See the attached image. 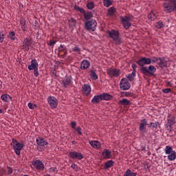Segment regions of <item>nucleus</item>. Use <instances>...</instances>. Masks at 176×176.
Returning <instances> with one entry per match:
<instances>
[{
	"mask_svg": "<svg viewBox=\"0 0 176 176\" xmlns=\"http://www.w3.org/2000/svg\"><path fill=\"white\" fill-rule=\"evenodd\" d=\"M163 8L166 13H171L174 10L176 12V0H166L163 3Z\"/></svg>",
	"mask_w": 176,
	"mask_h": 176,
	"instance_id": "nucleus-1",
	"label": "nucleus"
},
{
	"mask_svg": "<svg viewBox=\"0 0 176 176\" xmlns=\"http://www.w3.org/2000/svg\"><path fill=\"white\" fill-rule=\"evenodd\" d=\"M11 146H12L16 155L20 156V153L24 148V144L19 142L16 139H12Z\"/></svg>",
	"mask_w": 176,
	"mask_h": 176,
	"instance_id": "nucleus-2",
	"label": "nucleus"
},
{
	"mask_svg": "<svg viewBox=\"0 0 176 176\" xmlns=\"http://www.w3.org/2000/svg\"><path fill=\"white\" fill-rule=\"evenodd\" d=\"M108 35L113 40L116 45H120L122 43V40L119 37V32L118 30H111L107 31Z\"/></svg>",
	"mask_w": 176,
	"mask_h": 176,
	"instance_id": "nucleus-3",
	"label": "nucleus"
},
{
	"mask_svg": "<svg viewBox=\"0 0 176 176\" xmlns=\"http://www.w3.org/2000/svg\"><path fill=\"white\" fill-rule=\"evenodd\" d=\"M165 155H167L168 160L174 162L176 159V152L173 150V147L170 146H166L165 147Z\"/></svg>",
	"mask_w": 176,
	"mask_h": 176,
	"instance_id": "nucleus-4",
	"label": "nucleus"
},
{
	"mask_svg": "<svg viewBox=\"0 0 176 176\" xmlns=\"http://www.w3.org/2000/svg\"><path fill=\"white\" fill-rule=\"evenodd\" d=\"M121 22L125 30H129L131 27V21H133V16H124L120 17Z\"/></svg>",
	"mask_w": 176,
	"mask_h": 176,
	"instance_id": "nucleus-5",
	"label": "nucleus"
},
{
	"mask_svg": "<svg viewBox=\"0 0 176 176\" xmlns=\"http://www.w3.org/2000/svg\"><path fill=\"white\" fill-rule=\"evenodd\" d=\"M85 28L87 31H96V28H97V21L96 19H91L85 23Z\"/></svg>",
	"mask_w": 176,
	"mask_h": 176,
	"instance_id": "nucleus-6",
	"label": "nucleus"
},
{
	"mask_svg": "<svg viewBox=\"0 0 176 176\" xmlns=\"http://www.w3.org/2000/svg\"><path fill=\"white\" fill-rule=\"evenodd\" d=\"M141 71L142 74H148L149 75H154L155 72H156V67L153 65H149L148 67H142Z\"/></svg>",
	"mask_w": 176,
	"mask_h": 176,
	"instance_id": "nucleus-7",
	"label": "nucleus"
},
{
	"mask_svg": "<svg viewBox=\"0 0 176 176\" xmlns=\"http://www.w3.org/2000/svg\"><path fill=\"white\" fill-rule=\"evenodd\" d=\"M151 63H152L151 58L142 57L137 61V64L142 67H144V65H149Z\"/></svg>",
	"mask_w": 176,
	"mask_h": 176,
	"instance_id": "nucleus-8",
	"label": "nucleus"
},
{
	"mask_svg": "<svg viewBox=\"0 0 176 176\" xmlns=\"http://www.w3.org/2000/svg\"><path fill=\"white\" fill-rule=\"evenodd\" d=\"M130 87L131 85L129 80L124 78H122L120 82V88L121 90H129Z\"/></svg>",
	"mask_w": 176,
	"mask_h": 176,
	"instance_id": "nucleus-9",
	"label": "nucleus"
},
{
	"mask_svg": "<svg viewBox=\"0 0 176 176\" xmlns=\"http://www.w3.org/2000/svg\"><path fill=\"white\" fill-rule=\"evenodd\" d=\"M47 101L51 108H57V105H58V100L54 96L48 97Z\"/></svg>",
	"mask_w": 176,
	"mask_h": 176,
	"instance_id": "nucleus-10",
	"label": "nucleus"
},
{
	"mask_svg": "<svg viewBox=\"0 0 176 176\" xmlns=\"http://www.w3.org/2000/svg\"><path fill=\"white\" fill-rule=\"evenodd\" d=\"M120 74V70L118 69H109L107 70V74L110 78H118Z\"/></svg>",
	"mask_w": 176,
	"mask_h": 176,
	"instance_id": "nucleus-11",
	"label": "nucleus"
},
{
	"mask_svg": "<svg viewBox=\"0 0 176 176\" xmlns=\"http://www.w3.org/2000/svg\"><path fill=\"white\" fill-rule=\"evenodd\" d=\"M36 142L38 146H41V151L45 149V146L49 145V142H47L46 140H45V139L42 138H37Z\"/></svg>",
	"mask_w": 176,
	"mask_h": 176,
	"instance_id": "nucleus-12",
	"label": "nucleus"
},
{
	"mask_svg": "<svg viewBox=\"0 0 176 176\" xmlns=\"http://www.w3.org/2000/svg\"><path fill=\"white\" fill-rule=\"evenodd\" d=\"M32 45V43L31 42V40L28 38H26L23 41V50L25 52H28L30 50V47H31V45Z\"/></svg>",
	"mask_w": 176,
	"mask_h": 176,
	"instance_id": "nucleus-13",
	"label": "nucleus"
},
{
	"mask_svg": "<svg viewBox=\"0 0 176 176\" xmlns=\"http://www.w3.org/2000/svg\"><path fill=\"white\" fill-rule=\"evenodd\" d=\"M71 159H76V160H82L83 159V155L79 152L72 151L69 153Z\"/></svg>",
	"mask_w": 176,
	"mask_h": 176,
	"instance_id": "nucleus-14",
	"label": "nucleus"
},
{
	"mask_svg": "<svg viewBox=\"0 0 176 176\" xmlns=\"http://www.w3.org/2000/svg\"><path fill=\"white\" fill-rule=\"evenodd\" d=\"M33 166L36 168V170H39L40 171H43L45 169V165L43 162L41 160H37L33 162Z\"/></svg>",
	"mask_w": 176,
	"mask_h": 176,
	"instance_id": "nucleus-15",
	"label": "nucleus"
},
{
	"mask_svg": "<svg viewBox=\"0 0 176 176\" xmlns=\"http://www.w3.org/2000/svg\"><path fill=\"white\" fill-rule=\"evenodd\" d=\"M102 159H112V152L109 149H104L102 153Z\"/></svg>",
	"mask_w": 176,
	"mask_h": 176,
	"instance_id": "nucleus-16",
	"label": "nucleus"
},
{
	"mask_svg": "<svg viewBox=\"0 0 176 176\" xmlns=\"http://www.w3.org/2000/svg\"><path fill=\"white\" fill-rule=\"evenodd\" d=\"M82 89V92L84 93V94H85V96H89V94L91 93V86H90V85L89 84L84 85Z\"/></svg>",
	"mask_w": 176,
	"mask_h": 176,
	"instance_id": "nucleus-17",
	"label": "nucleus"
},
{
	"mask_svg": "<svg viewBox=\"0 0 176 176\" xmlns=\"http://www.w3.org/2000/svg\"><path fill=\"white\" fill-rule=\"evenodd\" d=\"M157 16H159V14L157 12H156V11L151 10L148 14V19L151 21H153L157 19Z\"/></svg>",
	"mask_w": 176,
	"mask_h": 176,
	"instance_id": "nucleus-18",
	"label": "nucleus"
},
{
	"mask_svg": "<svg viewBox=\"0 0 176 176\" xmlns=\"http://www.w3.org/2000/svg\"><path fill=\"white\" fill-rule=\"evenodd\" d=\"M174 124H175V118L172 117L168 119L166 127L170 130V131L173 129V126H174Z\"/></svg>",
	"mask_w": 176,
	"mask_h": 176,
	"instance_id": "nucleus-19",
	"label": "nucleus"
},
{
	"mask_svg": "<svg viewBox=\"0 0 176 176\" xmlns=\"http://www.w3.org/2000/svg\"><path fill=\"white\" fill-rule=\"evenodd\" d=\"M89 144L95 149H101V143L97 140L89 141Z\"/></svg>",
	"mask_w": 176,
	"mask_h": 176,
	"instance_id": "nucleus-20",
	"label": "nucleus"
},
{
	"mask_svg": "<svg viewBox=\"0 0 176 176\" xmlns=\"http://www.w3.org/2000/svg\"><path fill=\"white\" fill-rule=\"evenodd\" d=\"M29 71H33V69H36L38 68V62L36 60L33 59L31 60V64L28 67Z\"/></svg>",
	"mask_w": 176,
	"mask_h": 176,
	"instance_id": "nucleus-21",
	"label": "nucleus"
},
{
	"mask_svg": "<svg viewBox=\"0 0 176 176\" xmlns=\"http://www.w3.org/2000/svg\"><path fill=\"white\" fill-rule=\"evenodd\" d=\"M147 125H148V121H146V120L145 119L142 120L139 126L140 131L141 132L144 131L146 128Z\"/></svg>",
	"mask_w": 176,
	"mask_h": 176,
	"instance_id": "nucleus-22",
	"label": "nucleus"
},
{
	"mask_svg": "<svg viewBox=\"0 0 176 176\" xmlns=\"http://www.w3.org/2000/svg\"><path fill=\"white\" fill-rule=\"evenodd\" d=\"M87 68H90V62L87 60H83L80 64V69L85 70Z\"/></svg>",
	"mask_w": 176,
	"mask_h": 176,
	"instance_id": "nucleus-23",
	"label": "nucleus"
},
{
	"mask_svg": "<svg viewBox=\"0 0 176 176\" xmlns=\"http://www.w3.org/2000/svg\"><path fill=\"white\" fill-rule=\"evenodd\" d=\"M20 25H21V30L24 32H25V31H27V21L25 20V19H24V18L21 19Z\"/></svg>",
	"mask_w": 176,
	"mask_h": 176,
	"instance_id": "nucleus-24",
	"label": "nucleus"
},
{
	"mask_svg": "<svg viewBox=\"0 0 176 176\" xmlns=\"http://www.w3.org/2000/svg\"><path fill=\"white\" fill-rule=\"evenodd\" d=\"M72 82V78L71 76H68L66 78V79L63 80V85L65 86V87H67V86H69Z\"/></svg>",
	"mask_w": 176,
	"mask_h": 176,
	"instance_id": "nucleus-25",
	"label": "nucleus"
},
{
	"mask_svg": "<svg viewBox=\"0 0 176 176\" xmlns=\"http://www.w3.org/2000/svg\"><path fill=\"white\" fill-rule=\"evenodd\" d=\"M101 100H102L101 95L95 96L92 98L91 102H93V104H98V102H100Z\"/></svg>",
	"mask_w": 176,
	"mask_h": 176,
	"instance_id": "nucleus-26",
	"label": "nucleus"
},
{
	"mask_svg": "<svg viewBox=\"0 0 176 176\" xmlns=\"http://www.w3.org/2000/svg\"><path fill=\"white\" fill-rule=\"evenodd\" d=\"M82 14L85 20H90V19H93V13L91 12H86L85 11Z\"/></svg>",
	"mask_w": 176,
	"mask_h": 176,
	"instance_id": "nucleus-27",
	"label": "nucleus"
},
{
	"mask_svg": "<svg viewBox=\"0 0 176 176\" xmlns=\"http://www.w3.org/2000/svg\"><path fill=\"white\" fill-rule=\"evenodd\" d=\"M11 98H12L10 97V96H9L8 94H3V95H1V99L4 102H9V101H10Z\"/></svg>",
	"mask_w": 176,
	"mask_h": 176,
	"instance_id": "nucleus-28",
	"label": "nucleus"
},
{
	"mask_svg": "<svg viewBox=\"0 0 176 176\" xmlns=\"http://www.w3.org/2000/svg\"><path fill=\"white\" fill-rule=\"evenodd\" d=\"M160 127V124L159 122H151L150 124H148V127L150 129H157V127Z\"/></svg>",
	"mask_w": 176,
	"mask_h": 176,
	"instance_id": "nucleus-29",
	"label": "nucleus"
},
{
	"mask_svg": "<svg viewBox=\"0 0 176 176\" xmlns=\"http://www.w3.org/2000/svg\"><path fill=\"white\" fill-rule=\"evenodd\" d=\"M102 100L105 101H109V100H112V96L109 94H103L101 95Z\"/></svg>",
	"mask_w": 176,
	"mask_h": 176,
	"instance_id": "nucleus-30",
	"label": "nucleus"
},
{
	"mask_svg": "<svg viewBox=\"0 0 176 176\" xmlns=\"http://www.w3.org/2000/svg\"><path fill=\"white\" fill-rule=\"evenodd\" d=\"M90 76L93 80H97L98 79V76H97V74H96L94 70L90 71Z\"/></svg>",
	"mask_w": 176,
	"mask_h": 176,
	"instance_id": "nucleus-31",
	"label": "nucleus"
},
{
	"mask_svg": "<svg viewBox=\"0 0 176 176\" xmlns=\"http://www.w3.org/2000/svg\"><path fill=\"white\" fill-rule=\"evenodd\" d=\"M128 80H129L130 82H132V80H134V78H135V71H133L131 74H129L127 76H126Z\"/></svg>",
	"mask_w": 176,
	"mask_h": 176,
	"instance_id": "nucleus-32",
	"label": "nucleus"
},
{
	"mask_svg": "<svg viewBox=\"0 0 176 176\" xmlns=\"http://www.w3.org/2000/svg\"><path fill=\"white\" fill-rule=\"evenodd\" d=\"M123 176H137V173L131 172V170L127 169Z\"/></svg>",
	"mask_w": 176,
	"mask_h": 176,
	"instance_id": "nucleus-33",
	"label": "nucleus"
},
{
	"mask_svg": "<svg viewBox=\"0 0 176 176\" xmlns=\"http://www.w3.org/2000/svg\"><path fill=\"white\" fill-rule=\"evenodd\" d=\"M113 1L112 0H103V5L105 8H109Z\"/></svg>",
	"mask_w": 176,
	"mask_h": 176,
	"instance_id": "nucleus-34",
	"label": "nucleus"
},
{
	"mask_svg": "<svg viewBox=\"0 0 176 176\" xmlns=\"http://www.w3.org/2000/svg\"><path fill=\"white\" fill-rule=\"evenodd\" d=\"M159 60L160 61L159 65L161 67V68H166V67H167V63L163 60L162 58H159Z\"/></svg>",
	"mask_w": 176,
	"mask_h": 176,
	"instance_id": "nucleus-35",
	"label": "nucleus"
},
{
	"mask_svg": "<svg viewBox=\"0 0 176 176\" xmlns=\"http://www.w3.org/2000/svg\"><path fill=\"white\" fill-rule=\"evenodd\" d=\"M112 166H113V161H112V160H109L107 162H105V164H104V167L106 168H111V167H112Z\"/></svg>",
	"mask_w": 176,
	"mask_h": 176,
	"instance_id": "nucleus-36",
	"label": "nucleus"
},
{
	"mask_svg": "<svg viewBox=\"0 0 176 176\" xmlns=\"http://www.w3.org/2000/svg\"><path fill=\"white\" fill-rule=\"evenodd\" d=\"M8 38H9V39H11V41H15L16 40V33H14V32H10L8 34Z\"/></svg>",
	"mask_w": 176,
	"mask_h": 176,
	"instance_id": "nucleus-37",
	"label": "nucleus"
},
{
	"mask_svg": "<svg viewBox=\"0 0 176 176\" xmlns=\"http://www.w3.org/2000/svg\"><path fill=\"white\" fill-rule=\"evenodd\" d=\"M120 103L122 105H130V100L123 98L122 100H120Z\"/></svg>",
	"mask_w": 176,
	"mask_h": 176,
	"instance_id": "nucleus-38",
	"label": "nucleus"
},
{
	"mask_svg": "<svg viewBox=\"0 0 176 176\" xmlns=\"http://www.w3.org/2000/svg\"><path fill=\"white\" fill-rule=\"evenodd\" d=\"M116 12V10L115 9V8L113 7H110L108 10V14L109 16H112V14H113V13H115Z\"/></svg>",
	"mask_w": 176,
	"mask_h": 176,
	"instance_id": "nucleus-39",
	"label": "nucleus"
},
{
	"mask_svg": "<svg viewBox=\"0 0 176 176\" xmlns=\"http://www.w3.org/2000/svg\"><path fill=\"white\" fill-rule=\"evenodd\" d=\"M87 8H88V9H89L90 10L94 9V2L91 1L87 3Z\"/></svg>",
	"mask_w": 176,
	"mask_h": 176,
	"instance_id": "nucleus-40",
	"label": "nucleus"
},
{
	"mask_svg": "<svg viewBox=\"0 0 176 176\" xmlns=\"http://www.w3.org/2000/svg\"><path fill=\"white\" fill-rule=\"evenodd\" d=\"M74 9L76 10H78L80 13H82V14L85 13V9H83V8H80V7H79V6H75L74 7Z\"/></svg>",
	"mask_w": 176,
	"mask_h": 176,
	"instance_id": "nucleus-41",
	"label": "nucleus"
},
{
	"mask_svg": "<svg viewBox=\"0 0 176 176\" xmlns=\"http://www.w3.org/2000/svg\"><path fill=\"white\" fill-rule=\"evenodd\" d=\"M156 28H163L164 27V24L162 22H157L155 23Z\"/></svg>",
	"mask_w": 176,
	"mask_h": 176,
	"instance_id": "nucleus-42",
	"label": "nucleus"
},
{
	"mask_svg": "<svg viewBox=\"0 0 176 176\" xmlns=\"http://www.w3.org/2000/svg\"><path fill=\"white\" fill-rule=\"evenodd\" d=\"M4 39H5V34L3 33V31H1L0 32V43H2Z\"/></svg>",
	"mask_w": 176,
	"mask_h": 176,
	"instance_id": "nucleus-43",
	"label": "nucleus"
},
{
	"mask_svg": "<svg viewBox=\"0 0 176 176\" xmlns=\"http://www.w3.org/2000/svg\"><path fill=\"white\" fill-rule=\"evenodd\" d=\"M57 167L54 166V167H51L49 168V173H57Z\"/></svg>",
	"mask_w": 176,
	"mask_h": 176,
	"instance_id": "nucleus-44",
	"label": "nucleus"
},
{
	"mask_svg": "<svg viewBox=\"0 0 176 176\" xmlns=\"http://www.w3.org/2000/svg\"><path fill=\"white\" fill-rule=\"evenodd\" d=\"M162 91L165 94H168V93H171V89L170 88H166V89H163Z\"/></svg>",
	"mask_w": 176,
	"mask_h": 176,
	"instance_id": "nucleus-45",
	"label": "nucleus"
},
{
	"mask_svg": "<svg viewBox=\"0 0 176 176\" xmlns=\"http://www.w3.org/2000/svg\"><path fill=\"white\" fill-rule=\"evenodd\" d=\"M157 61H160V59H159V58H157V57H153L151 58V63H157Z\"/></svg>",
	"mask_w": 176,
	"mask_h": 176,
	"instance_id": "nucleus-46",
	"label": "nucleus"
},
{
	"mask_svg": "<svg viewBox=\"0 0 176 176\" xmlns=\"http://www.w3.org/2000/svg\"><path fill=\"white\" fill-rule=\"evenodd\" d=\"M28 107L30 108V109H34V108H35V107H36V104H34V103H28Z\"/></svg>",
	"mask_w": 176,
	"mask_h": 176,
	"instance_id": "nucleus-47",
	"label": "nucleus"
},
{
	"mask_svg": "<svg viewBox=\"0 0 176 176\" xmlns=\"http://www.w3.org/2000/svg\"><path fill=\"white\" fill-rule=\"evenodd\" d=\"M34 75L36 77L39 76V72L38 71V67L34 69Z\"/></svg>",
	"mask_w": 176,
	"mask_h": 176,
	"instance_id": "nucleus-48",
	"label": "nucleus"
},
{
	"mask_svg": "<svg viewBox=\"0 0 176 176\" xmlns=\"http://www.w3.org/2000/svg\"><path fill=\"white\" fill-rule=\"evenodd\" d=\"M76 131L78 132V133L80 135H82V129L78 126L77 128L75 129Z\"/></svg>",
	"mask_w": 176,
	"mask_h": 176,
	"instance_id": "nucleus-49",
	"label": "nucleus"
},
{
	"mask_svg": "<svg viewBox=\"0 0 176 176\" xmlns=\"http://www.w3.org/2000/svg\"><path fill=\"white\" fill-rule=\"evenodd\" d=\"M57 41H50L49 45L52 46V47H54V45H56Z\"/></svg>",
	"mask_w": 176,
	"mask_h": 176,
	"instance_id": "nucleus-50",
	"label": "nucleus"
},
{
	"mask_svg": "<svg viewBox=\"0 0 176 176\" xmlns=\"http://www.w3.org/2000/svg\"><path fill=\"white\" fill-rule=\"evenodd\" d=\"M58 50H59V52H63V51L65 50V47H64V45H60L58 47Z\"/></svg>",
	"mask_w": 176,
	"mask_h": 176,
	"instance_id": "nucleus-51",
	"label": "nucleus"
},
{
	"mask_svg": "<svg viewBox=\"0 0 176 176\" xmlns=\"http://www.w3.org/2000/svg\"><path fill=\"white\" fill-rule=\"evenodd\" d=\"M8 175H10V174H12V173H13V168H10V167H8Z\"/></svg>",
	"mask_w": 176,
	"mask_h": 176,
	"instance_id": "nucleus-52",
	"label": "nucleus"
},
{
	"mask_svg": "<svg viewBox=\"0 0 176 176\" xmlns=\"http://www.w3.org/2000/svg\"><path fill=\"white\" fill-rule=\"evenodd\" d=\"M73 51H74V52H80V48L78 47V46H75V47L73 48Z\"/></svg>",
	"mask_w": 176,
	"mask_h": 176,
	"instance_id": "nucleus-53",
	"label": "nucleus"
},
{
	"mask_svg": "<svg viewBox=\"0 0 176 176\" xmlns=\"http://www.w3.org/2000/svg\"><path fill=\"white\" fill-rule=\"evenodd\" d=\"M71 126H72V129H74V130H75V129H76V122H72L71 123Z\"/></svg>",
	"mask_w": 176,
	"mask_h": 176,
	"instance_id": "nucleus-54",
	"label": "nucleus"
},
{
	"mask_svg": "<svg viewBox=\"0 0 176 176\" xmlns=\"http://www.w3.org/2000/svg\"><path fill=\"white\" fill-rule=\"evenodd\" d=\"M126 97H131V93L130 92H125Z\"/></svg>",
	"mask_w": 176,
	"mask_h": 176,
	"instance_id": "nucleus-55",
	"label": "nucleus"
},
{
	"mask_svg": "<svg viewBox=\"0 0 176 176\" xmlns=\"http://www.w3.org/2000/svg\"><path fill=\"white\" fill-rule=\"evenodd\" d=\"M132 68L133 69V71H135V68H137V65L135 64H132Z\"/></svg>",
	"mask_w": 176,
	"mask_h": 176,
	"instance_id": "nucleus-56",
	"label": "nucleus"
},
{
	"mask_svg": "<svg viewBox=\"0 0 176 176\" xmlns=\"http://www.w3.org/2000/svg\"><path fill=\"white\" fill-rule=\"evenodd\" d=\"M76 167V164L75 163L72 164V168H75Z\"/></svg>",
	"mask_w": 176,
	"mask_h": 176,
	"instance_id": "nucleus-57",
	"label": "nucleus"
},
{
	"mask_svg": "<svg viewBox=\"0 0 176 176\" xmlns=\"http://www.w3.org/2000/svg\"><path fill=\"white\" fill-rule=\"evenodd\" d=\"M76 142H75V141H72V144H75Z\"/></svg>",
	"mask_w": 176,
	"mask_h": 176,
	"instance_id": "nucleus-58",
	"label": "nucleus"
},
{
	"mask_svg": "<svg viewBox=\"0 0 176 176\" xmlns=\"http://www.w3.org/2000/svg\"><path fill=\"white\" fill-rule=\"evenodd\" d=\"M2 109H0V113H2Z\"/></svg>",
	"mask_w": 176,
	"mask_h": 176,
	"instance_id": "nucleus-59",
	"label": "nucleus"
},
{
	"mask_svg": "<svg viewBox=\"0 0 176 176\" xmlns=\"http://www.w3.org/2000/svg\"><path fill=\"white\" fill-rule=\"evenodd\" d=\"M167 85H170V82H167Z\"/></svg>",
	"mask_w": 176,
	"mask_h": 176,
	"instance_id": "nucleus-60",
	"label": "nucleus"
}]
</instances>
